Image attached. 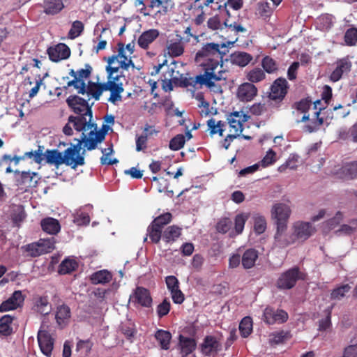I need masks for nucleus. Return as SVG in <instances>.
<instances>
[{
  "instance_id": "49530a36",
  "label": "nucleus",
  "mask_w": 357,
  "mask_h": 357,
  "mask_svg": "<svg viewBox=\"0 0 357 357\" xmlns=\"http://www.w3.org/2000/svg\"><path fill=\"white\" fill-rule=\"evenodd\" d=\"M36 243L40 246V248L42 250L43 254L49 253L55 248V239L54 237L41 238Z\"/></svg>"
},
{
  "instance_id": "4468645a",
  "label": "nucleus",
  "mask_w": 357,
  "mask_h": 357,
  "mask_svg": "<svg viewBox=\"0 0 357 357\" xmlns=\"http://www.w3.org/2000/svg\"><path fill=\"white\" fill-rule=\"evenodd\" d=\"M130 302L134 305L142 307H149L152 303V298L149 291L144 287H137L134 293L130 296Z\"/></svg>"
},
{
  "instance_id": "13d9d810",
  "label": "nucleus",
  "mask_w": 357,
  "mask_h": 357,
  "mask_svg": "<svg viewBox=\"0 0 357 357\" xmlns=\"http://www.w3.org/2000/svg\"><path fill=\"white\" fill-rule=\"evenodd\" d=\"M262 66L268 73H272L278 68L276 62L269 56H266L263 59Z\"/></svg>"
},
{
  "instance_id": "79ce46f5",
  "label": "nucleus",
  "mask_w": 357,
  "mask_h": 357,
  "mask_svg": "<svg viewBox=\"0 0 357 357\" xmlns=\"http://www.w3.org/2000/svg\"><path fill=\"white\" fill-rule=\"evenodd\" d=\"M239 331L243 337H248L252 332V320L250 317H244L239 324Z\"/></svg>"
},
{
  "instance_id": "aec40b11",
  "label": "nucleus",
  "mask_w": 357,
  "mask_h": 357,
  "mask_svg": "<svg viewBox=\"0 0 357 357\" xmlns=\"http://www.w3.org/2000/svg\"><path fill=\"white\" fill-rule=\"evenodd\" d=\"M42 162L45 160L47 164L54 165L58 167L64 164L62 153L56 149H47L44 153H42Z\"/></svg>"
},
{
  "instance_id": "4be33fe9",
  "label": "nucleus",
  "mask_w": 357,
  "mask_h": 357,
  "mask_svg": "<svg viewBox=\"0 0 357 357\" xmlns=\"http://www.w3.org/2000/svg\"><path fill=\"white\" fill-rule=\"evenodd\" d=\"M158 132L151 126L146 125L144 128V134L136 136V151H144L147 147L148 136L156 134Z\"/></svg>"
},
{
  "instance_id": "473e14b6",
  "label": "nucleus",
  "mask_w": 357,
  "mask_h": 357,
  "mask_svg": "<svg viewBox=\"0 0 357 357\" xmlns=\"http://www.w3.org/2000/svg\"><path fill=\"white\" fill-rule=\"evenodd\" d=\"M324 123V118L319 116V112H314V118L305 126L304 130L308 132H315L319 129Z\"/></svg>"
},
{
  "instance_id": "423d86ee",
  "label": "nucleus",
  "mask_w": 357,
  "mask_h": 357,
  "mask_svg": "<svg viewBox=\"0 0 357 357\" xmlns=\"http://www.w3.org/2000/svg\"><path fill=\"white\" fill-rule=\"evenodd\" d=\"M289 206L283 203L275 204L271 209L272 218L275 220L277 225V232L275 238L280 241L282 234L285 231L287 226V221L291 215Z\"/></svg>"
},
{
  "instance_id": "c85d7f7f",
  "label": "nucleus",
  "mask_w": 357,
  "mask_h": 357,
  "mask_svg": "<svg viewBox=\"0 0 357 357\" xmlns=\"http://www.w3.org/2000/svg\"><path fill=\"white\" fill-rule=\"evenodd\" d=\"M33 309L37 312L46 315L52 311V305L49 302L47 297L40 296L35 299Z\"/></svg>"
},
{
  "instance_id": "864d4df0",
  "label": "nucleus",
  "mask_w": 357,
  "mask_h": 357,
  "mask_svg": "<svg viewBox=\"0 0 357 357\" xmlns=\"http://www.w3.org/2000/svg\"><path fill=\"white\" fill-rule=\"evenodd\" d=\"M91 70V67L86 64L85 66V68H82L77 71L71 70L70 75L73 77L78 79L79 80H84L90 76Z\"/></svg>"
},
{
  "instance_id": "5701e85b",
  "label": "nucleus",
  "mask_w": 357,
  "mask_h": 357,
  "mask_svg": "<svg viewBox=\"0 0 357 357\" xmlns=\"http://www.w3.org/2000/svg\"><path fill=\"white\" fill-rule=\"evenodd\" d=\"M64 0H44L43 8L47 15H56L64 8Z\"/></svg>"
},
{
  "instance_id": "58836bf2",
  "label": "nucleus",
  "mask_w": 357,
  "mask_h": 357,
  "mask_svg": "<svg viewBox=\"0 0 357 357\" xmlns=\"http://www.w3.org/2000/svg\"><path fill=\"white\" fill-rule=\"evenodd\" d=\"M334 23V17L331 15L324 14L321 15L317 18V27L323 31L330 29Z\"/></svg>"
},
{
  "instance_id": "bb28decb",
  "label": "nucleus",
  "mask_w": 357,
  "mask_h": 357,
  "mask_svg": "<svg viewBox=\"0 0 357 357\" xmlns=\"http://www.w3.org/2000/svg\"><path fill=\"white\" fill-rule=\"evenodd\" d=\"M41 227L43 230L49 234H56L61 229L59 221L53 218H46L42 220Z\"/></svg>"
},
{
  "instance_id": "b1692460",
  "label": "nucleus",
  "mask_w": 357,
  "mask_h": 357,
  "mask_svg": "<svg viewBox=\"0 0 357 357\" xmlns=\"http://www.w3.org/2000/svg\"><path fill=\"white\" fill-rule=\"evenodd\" d=\"M56 322L61 328L66 326L70 318V310L68 306L62 305L57 307L56 316Z\"/></svg>"
},
{
  "instance_id": "c756f323",
  "label": "nucleus",
  "mask_w": 357,
  "mask_h": 357,
  "mask_svg": "<svg viewBox=\"0 0 357 357\" xmlns=\"http://www.w3.org/2000/svg\"><path fill=\"white\" fill-rule=\"evenodd\" d=\"M196 343L194 339L186 337L183 335L179 336V347L183 357L192 353L195 349Z\"/></svg>"
},
{
  "instance_id": "e433bc0d",
  "label": "nucleus",
  "mask_w": 357,
  "mask_h": 357,
  "mask_svg": "<svg viewBox=\"0 0 357 357\" xmlns=\"http://www.w3.org/2000/svg\"><path fill=\"white\" fill-rule=\"evenodd\" d=\"M252 219L255 233L257 234L264 233L266 229V220L264 216L259 213H253Z\"/></svg>"
},
{
  "instance_id": "0e129e2a",
  "label": "nucleus",
  "mask_w": 357,
  "mask_h": 357,
  "mask_svg": "<svg viewBox=\"0 0 357 357\" xmlns=\"http://www.w3.org/2000/svg\"><path fill=\"white\" fill-rule=\"evenodd\" d=\"M170 310V302L165 299L157 307V314L159 317H162L167 315Z\"/></svg>"
},
{
  "instance_id": "3c124183",
  "label": "nucleus",
  "mask_w": 357,
  "mask_h": 357,
  "mask_svg": "<svg viewBox=\"0 0 357 357\" xmlns=\"http://www.w3.org/2000/svg\"><path fill=\"white\" fill-rule=\"evenodd\" d=\"M102 156L100 158V162L102 165H111L118 163V160L116 158H110L109 155L113 153V149L112 146L107 149H102Z\"/></svg>"
},
{
  "instance_id": "de8ad7c7",
  "label": "nucleus",
  "mask_w": 357,
  "mask_h": 357,
  "mask_svg": "<svg viewBox=\"0 0 357 357\" xmlns=\"http://www.w3.org/2000/svg\"><path fill=\"white\" fill-rule=\"evenodd\" d=\"M250 213H243L237 215L235 218L234 230L236 234L242 233L245 222L249 218Z\"/></svg>"
},
{
  "instance_id": "2f4dec72",
  "label": "nucleus",
  "mask_w": 357,
  "mask_h": 357,
  "mask_svg": "<svg viewBox=\"0 0 357 357\" xmlns=\"http://www.w3.org/2000/svg\"><path fill=\"white\" fill-rule=\"evenodd\" d=\"M340 177L345 179H351L357 177V161L347 163L341 169Z\"/></svg>"
},
{
  "instance_id": "774afa93",
  "label": "nucleus",
  "mask_w": 357,
  "mask_h": 357,
  "mask_svg": "<svg viewBox=\"0 0 357 357\" xmlns=\"http://www.w3.org/2000/svg\"><path fill=\"white\" fill-rule=\"evenodd\" d=\"M344 352L347 357H357V340H351V344L347 347Z\"/></svg>"
},
{
  "instance_id": "09e8293b",
  "label": "nucleus",
  "mask_w": 357,
  "mask_h": 357,
  "mask_svg": "<svg viewBox=\"0 0 357 357\" xmlns=\"http://www.w3.org/2000/svg\"><path fill=\"white\" fill-rule=\"evenodd\" d=\"M15 174H18L20 176V181L18 180L19 184L25 185L27 187H30L31 185L32 180L33 176H36V173L30 172H20L15 171Z\"/></svg>"
},
{
  "instance_id": "0eeeda50",
  "label": "nucleus",
  "mask_w": 357,
  "mask_h": 357,
  "mask_svg": "<svg viewBox=\"0 0 357 357\" xmlns=\"http://www.w3.org/2000/svg\"><path fill=\"white\" fill-rule=\"evenodd\" d=\"M249 116L245 114L243 111H236L231 112L227 116L228 123L231 128V132H234V134H230L228 135L230 139L236 138L237 136H239V134L243 130V123L246 122Z\"/></svg>"
},
{
  "instance_id": "39448f33",
  "label": "nucleus",
  "mask_w": 357,
  "mask_h": 357,
  "mask_svg": "<svg viewBox=\"0 0 357 357\" xmlns=\"http://www.w3.org/2000/svg\"><path fill=\"white\" fill-rule=\"evenodd\" d=\"M88 138H89V135L82 132L81 139H76L77 143L65 150L63 155L64 164L74 169L79 165L84 164V158L79 153L82 149V143H84V146L88 149L89 144L87 141Z\"/></svg>"
},
{
  "instance_id": "4d7b16f0",
  "label": "nucleus",
  "mask_w": 357,
  "mask_h": 357,
  "mask_svg": "<svg viewBox=\"0 0 357 357\" xmlns=\"http://www.w3.org/2000/svg\"><path fill=\"white\" fill-rule=\"evenodd\" d=\"M344 41L347 45H354L357 42V29L350 28L344 34Z\"/></svg>"
},
{
  "instance_id": "5fc2aeb1",
  "label": "nucleus",
  "mask_w": 357,
  "mask_h": 357,
  "mask_svg": "<svg viewBox=\"0 0 357 357\" xmlns=\"http://www.w3.org/2000/svg\"><path fill=\"white\" fill-rule=\"evenodd\" d=\"M84 30V24L82 22L76 20L75 21L68 32V38L70 39H75L78 37Z\"/></svg>"
},
{
  "instance_id": "9d476101",
  "label": "nucleus",
  "mask_w": 357,
  "mask_h": 357,
  "mask_svg": "<svg viewBox=\"0 0 357 357\" xmlns=\"http://www.w3.org/2000/svg\"><path fill=\"white\" fill-rule=\"evenodd\" d=\"M301 278L298 268L296 267L292 268L280 276L277 282V286L280 289H289L295 285L296 281Z\"/></svg>"
},
{
  "instance_id": "f8f14e48",
  "label": "nucleus",
  "mask_w": 357,
  "mask_h": 357,
  "mask_svg": "<svg viewBox=\"0 0 357 357\" xmlns=\"http://www.w3.org/2000/svg\"><path fill=\"white\" fill-rule=\"evenodd\" d=\"M257 94V87L250 82H245L240 84L236 93V98L241 102L252 101Z\"/></svg>"
},
{
  "instance_id": "f257e3e1",
  "label": "nucleus",
  "mask_w": 357,
  "mask_h": 357,
  "mask_svg": "<svg viewBox=\"0 0 357 357\" xmlns=\"http://www.w3.org/2000/svg\"><path fill=\"white\" fill-rule=\"evenodd\" d=\"M225 43L221 45L210 43L204 45L196 54L195 60L204 68V73L197 76L196 80L200 84L213 89L215 81L226 79L223 66L220 64L225 52L221 48H226Z\"/></svg>"
},
{
  "instance_id": "603ef678",
  "label": "nucleus",
  "mask_w": 357,
  "mask_h": 357,
  "mask_svg": "<svg viewBox=\"0 0 357 357\" xmlns=\"http://www.w3.org/2000/svg\"><path fill=\"white\" fill-rule=\"evenodd\" d=\"M185 142V136L182 134H178L170 140L169 147L171 150L178 151L183 147Z\"/></svg>"
},
{
  "instance_id": "a19ab883",
  "label": "nucleus",
  "mask_w": 357,
  "mask_h": 357,
  "mask_svg": "<svg viewBox=\"0 0 357 357\" xmlns=\"http://www.w3.org/2000/svg\"><path fill=\"white\" fill-rule=\"evenodd\" d=\"M207 126L210 130L211 135H215L218 133L220 136H222L225 123L222 121H216L214 119L211 118L207 121Z\"/></svg>"
},
{
  "instance_id": "6e6d98bb",
  "label": "nucleus",
  "mask_w": 357,
  "mask_h": 357,
  "mask_svg": "<svg viewBox=\"0 0 357 357\" xmlns=\"http://www.w3.org/2000/svg\"><path fill=\"white\" fill-rule=\"evenodd\" d=\"M149 237L153 243H157L161 238L162 229L159 228L158 226L155 225L153 223L148 227L147 229Z\"/></svg>"
},
{
  "instance_id": "f3484780",
  "label": "nucleus",
  "mask_w": 357,
  "mask_h": 357,
  "mask_svg": "<svg viewBox=\"0 0 357 357\" xmlns=\"http://www.w3.org/2000/svg\"><path fill=\"white\" fill-rule=\"evenodd\" d=\"M288 319L287 313L282 310L275 311L271 307H266L264 312V320L268 324H281L285 322Z\"/></svg>"
},
{
  "instance_id": "c03bdc74",
  "label": "nucleus",
  "mask_w": 357,
  "mask_h": 357,
  "mask_svg": "<svg viewBox=\"0 0 357 357\" xmlns=\"http://www.w3.org/2000/svg\"><path fill=\"white\" fill-rule=\"evenodd\" d=\"M351 286L348 284H342L335 288L331 294V298L337 301L341 300L345 296L346 294L351 290Z\"/></svg>"
},
{
  "instance_id": "7ed1b4c3",
  "label": "nucleus",
  "mask_w": 357,
  "mask_h": 357,
  "mask_svg": "<svg viewBox=\"0 0 357 357\" xmlns=\"http://www.w3.org/2000/svg\"><path fill=\"white\" fill-rule=\"evenodd\" d=\"M123 90L122 83L117 82L107 75V80L105 83L98 84L89 82L87 86L85 85L84 95L88 100L91 98L98 100L103 91H108L110 92L108 100L114 105H118L122 100L121 93Z\"/></svg>"
},
{
  "instance_id": "e2e57ef3",
  "label": "nucleus",
  "mask_w": 357,
  "mask_h": 357,
  "mask_svg": "<svg viewBox=\"0 0 357 357\" xmlns=\"http://www.w3.org/2000/svg\"><path fill=\"white\" fill-rule=\"evenodd\" d=\"M172 219V214L166 213L156 218L152 223L162 229L165 225L168 224Z\"/></svg>"
},
{
  "instance_id": "7c9ffc66",
  "label": "nucleus",
  "mask_w": 357,
  "mask_h": 357,
  "mask_svg": "<svg viewBox=\"0 0 357 357\" xmlns=\"http://www.w3.org/2000/svg\"><path fill=\"white\" fill-rule=\"evenodd\" d=\"M252 59L250 54L243 52H236L230 56V62L240 67L247 66Z\"/></svg>"
},
{
  "instance_id": "338daca9",
  "label": "nucleus",
  "mask_w": 357,
  "mask_h": 357,
  "mask_svg": "<svg viewBox=\"0 0 357 357\" xmlns=\"http://www.w3.org/2000/svg\"><path fill=\"white\" fill-rule=\"evenodd\" d=\"M232 222L228 218L220 220L217 225V230L221 233H227L231 227Z\"/></svg>"
},
{
  "instance_id": "20e7f679",
  "label": "nucleus",
  "mask_w": 357,
  "mask_h": 357,
  "mask_svg": "<svg viewBox=\"0 0 357 357\" xmlns=\"http://www.w3.org/2000/svg\"><path fill=\"white\" fill-rule=\"evenodd\" d=\"M107 61V65L105 68L107 74L117 82L123 84L125 76L121 70H128L130 66L135 67L131 56L126 53L124 45L119 43L118 54L109 57Z\"/></svg>"
},
{
  "instance_id": "6e6552de",
  "label": "nucleus",
  "mask_w": 357,
  "mask_h": 357,
  "mask_svg": "<svg viewBox=\"0 0 357 357\" xmlns=\"http://www.w3.org/2000/svg\"><path fill=\"white\" fill-rule=\"evenodd\" d=\"M171 0H151L147 7L141 8V13L144 15H165L172 7Z\"/></svg>"
},
{
  "instance_id": "c9c22d12",
  "label": "nucleus",
  "mask_w": 357,
  "mask_h": 357,
  "mask_svg": "<svg viewBox=\"0 0 357 357\" xmlns=\"http://www.w3.org/2000/svg\"><path fill=\"white\" fill-rule=\"evenodd\" d=\"M181 229L177 226L168 227L162 234V238L166 242L175 241L181 235Z\"/></svg>"
},
{
  "instance_id": "9b49d317",
  "label": "nucleus",
  "mask_w": 357,
  "mask_h": 357,
  "mask_svg": "<svg viewBox=\"0 0 357 357\" xmlns=\"http://www.w3.org/2000/svg\"><path fill=\"white\" fill-rule=\"evenodd\" d=\"M38 342L42 353L47 357H51L54 348V339L47 331L43 327L38 333Z\"/></svg>"
},
{
  "instance_id": "dca6fc26",
  "label": "nucleus",
  "mask_w": 357,
  "mask_h": 357,
  "mask_svg": "<svg viewBox=\"0 0 357 357\" xmlns=\"http://www.w3.org/2000/svg\"><path fill=\"white\" fill-rule=\"evenodd\" d=\"M50 59L54 62H59L68 59L70 55V48L63 43H59L47 49Z\"/></svg>"
},
{
  "instance_id": "f03ea898",
  "label": "nucleus",
  "mask_w": 357,
  "mask_h": 357,
  "mask_svg": "<svg viewBox=\"0 0 357 357\" xmlns=\"http://www.w3.org/2000/svg\"><path fill=\"white\" fill-rule=\"evenodd\" d=\"M86 100L77 96H69L66 102L68 106L73 109L76 116H70L69 122L73 123V126L78 132H84L89 135L87 141L89 142L88 150L95 149L98 143L105 139V133L98 131L97 125L92 121L91 105Z\"/></svg>"
},
{
  "instance_id": "412c9836",
  "label": "nucleus",
  "mask_w": 357,
  "mask_h": 357,
  "mask_svg": "<svg viewBox=\"0 0 357 357\" xmlns=\"http://www.w3.org/2000/svg\"><path fill=\"white\" fill-rule=\"evenodd\" d=\"M159 36V31L157 29H151L144 31L138 38L137 43L143 49H147Z\"/></svg>"
},
{
  "instance_id": "bf43d9fd",
  "label": "nucleus",
  "mask_w": 357,
  "mask_h": 357,
  "mask_svg": "<svg viewBox=\"0 0 357 357\" xmlns=\"http://www.w3.org/2000/svg\"><path fill=\"white\" fill-rule=\"evenodd\" d=\"M93 343L90 340H79L77 343L76 349L82 354L87 355L91 350Z\"/></svg>"
},
{
  "instance_id": "393cba45",
  "label": "nucleus",
  "mask_w": 357,
  "mask_h": 357,
  "mask_svg": "<svg viewBox=\"0 0 357 357\" xmlns=\"http://www.w3.org/2000/svg\"><path fill=\"white\" fill-rule=\"evenodd\" d=\"M258 259V252L257 250L250 248L246 250L241 257V263L242 266L245 269H249L252 268L257 259Z\"/></svg>"
},
{
  "instance_id": "680f3d73",
  "label": "nucleus",
  "mask_w": 357,
  "mask_h": 357,
  "mask_svg": "<svg viewBox=\"0 0 357 357\" xmlns=\"http://www.w3.org/2000/svg\"><path fill=\"white\" fill-rule=\"evenodd\" d=\"M257 11L261 16L267 17L271 14L273 8L268 2H260L257 4Z\"/></svg>"
},
{
  "instance_id": "2eb2a0df",
  "label": "nucleus",
  "mask_w": 357,
  "mask_h": 357,
  "mask_svg": "<svg viewBox=\"0 0 357 357\" xmlns=\"http://www.w3.org/2000/svg\"><path fill=\"white\" fill-rule=\"evenodd\" d=\"M24 301V296L20 290L15 291L11 296L0 305V312L13 310L21 307Z\"/></svg>"
},
{
  "instance_id": "69168bd1",
  "label": "nucleus",
  "mask_w": 357,
  "mask_h": 357,
  "mask_svg": "<svg viewBox=\"0 0 357 357\" xmlns=\"http://www.w3.org/2000/svg\"><path fill=\"white\" fill-rule=\"evenodd\" d=\"M26 251L31 257H38L43 255L42 250L36 242L32 243L26 245Z\"/></svg>"
},
{
  "instance_id": "a878e982",
  "label": "nucleus",
  "mask_w": 357,
  "mask_h": 357,
  "mask_svg": "<svg viewBox=\"0 0 357 357\" xmlns=\"http://www.w3.org/2000/svg\"><path fill=\"white\" fill-rule=\"evenodd\" d=\"M112 280V274L107 270L98 271L90 276V280L93 284H105Z\"/></svg>"
},
{
  "instance_id": "f704fd0d",
  "label": "nucleus",
  "mask_w": 357,
  "mask_h": 357,
  "mask_svg": "<svg viewBox=\"0 0 357 357\" xmlns=\"http://www.w3.org/2000/svg\"><path fill=\"white\" fill-rule=\"evenodd\" d=\"M167 53L172 57L181 56L184 52V47L180 40H170L167 46Z\"/></svg>"
},
{
  "instance_id": "37998d69",
  "label": "nucleus",
  "mask_w": 357,
  "mask_h": 357,
  "mask_svg": "<svg viewBox=\"0 0 357 357\" xmlns=\"http://www.w3.org/2000/svg\"><path fill=\"white\" fill-rule=\"evenodd\" d=\"M73 222L77 225H86L90 222L89 215L84 208L77 211L73 214Z\"/></svg>"
},
{
  "instance_id": "72a5a7b5",
  "label": "nucleus",
  "mask_w": 357,
  "mask_h": 357,
  "mask_svg": "<svg viewBox=\"0 0 357 357\" xmlns=\"http://www.w3.org/2000/svg\"><path fill=\"white\" fill-rule=\"evenodd\" d=\"M78 266V264L75 259L67 258L64 259L59 268L60 274H68L75 271Z\"/></svg>"
},
{
  "instance_id": "cd10ccee",
  "label": "nucleus",
  "mask_w": 357,
  "mask_h": 357,
  "mask_svg": "<svg viewBox=\"0 0 357 357\" xmlns=\"http://www.w3.org/2000/svg\"><path fill=\"white\" fill-rule=\"evenodd\" d=\"M154 337L162 349L167 350L169 349L172 340L170 332L162 329H158L155 333Z\"/></svg>"
},
{
  "instance_id": "ea45409f",
  "label": "nucleus",
  "mask_w": 357,
  "mask_h": 357,
  "mask_svg": "<svg viewBox=\"0 0 357 357\" xmlns=\"http://www.w3.org/2000/svg\"><path fill=\"white\" fill-rule=\"evenodd\" d=\"M311 105V102L307 99H303L295 104V109L296 111L300 112L301 113H303V116L301 121L304 122L309 120V114H307V112L310 108ZM297 121L300 122V121Z\"/></svg>"
},
{
  "instance_id": "a211bd4d",
  "label": "nucleus",
  "mask_w": 357,
  "mask_h": 357,
  "mask_svg": "<svg viewBox=\"0 0 357 357\" xmlns=\"http://www.w3.org/2000/svg\"><path fill=\"white\" fill-rule=\"evenodd\" d=\"M351 68V62L348 58H343L336 62V67L330 76L331 81H339L344 75L347 74Z\"/></svg>"
},
{
  "instance_id": "6ab92c4d",
  "label": "nucleus",
  "mask_w": 357,
  "mask_h": 357,
  "mask_svg": "<svg viewBox=\"0 0 357 357\" xmlns=\"http://www.w3.org/2000/svg\"><path fill=\"white\" fill-rule=\"evenodd\" d=\"M288 84L284 78L277 79L271 86L270 98L273 100H282L285 96Z\"/></svg>"
},
{
  "instance_id": "8fccbe9b",
  "label": "nucleus",
  "mask_w": 357,
  "mask_h": 357,
  "mask_svg": "<svg viewBox=\"0 0 357 357\" xmlns=\"http://www.w3.org/2000/svg\"><path fill=\"white\" fill-rule=\"evenodd\" d=\"M277 161L276 153L272 149H269L265 156L259 162V165L263 168L267 167L273 165Z\"/></svg>"
},
{
  "instance_id": "ddd939ff",
  "label": "nucleus",
  "mask_w": 357,
  "mask_h": 357,
  "mask_svg": "<svg viewBox=\"0 0 357 357\" xmlns=\"http://www.w3.org/2000/svg\"><path fill=\"white\" fill-rule=\"evenodd\" d=\"M200 347L204 355L214 356L221 350L222 345L216 337L208 335L204 339Z\"/></svg>"
},
{
  "instance_id": "4c0bfd02",
  "label": "nucleus",
  "mask_w": 357,
  "mask_h": 357,
  "mask_svg": "<svg viewBox=\"0 0 357 357\" xmlns=\"http://www.w3.org/2000/svg\"><path fill=\"white\" fill-rule=\"evenodd\" d=\"M13 321V317L9 314L4 315L0 319V334L6 336L12 333Z\"/></svg>"
},
{
  "instance_id": "1a4fd4ad",
  "label": "nucleus",
  "mask_w": 357,
  "mask_h": 357,
  "mask_svg": "<svg viewBox=\"0 0 357 357\" xmlns=\"http://www.w3.org/2000/svg\"><path fill=\"white\" fill-rule=\"evenodd\" d=\"M314 231L315 228L310 222H296L293 225V239L291 242H294L295 239L305 241L311 236Z\"/></svg>"
},
{
  "instance_id": "052dcab7",
  "label": "nucleus",
  "mask_w": 357,
  "mask_h": 357,
  "mask_svg": "<svg viewBox=\"0 0 357 357\" xmlns=\"http://www.w3.org/2000/svg\"><path fill=\"white\" fill-rule=\"evenodd\" d=\"M222 26H224V22L222 23L220 17L217 15L210 17L207 21V26L212 31L221 29Z\"/></svg>"
},
{
  "instance_id": "a18cd8bd",
  "label": "nucleus",
  "mask_w": 357,
  "mask_h": 357,
  "mask_svg": "<svg viewBox=\"0 0 357 357\" xmlns=\"http://www.w3.org/2000/svg\"><path fill=\"white\" fill-rule=\"evenodd\" d=\"M246 78L250 83L259 82L265 78V73L262 69L255 68L247 73Z\"/></svg>"
}]
</instances>
